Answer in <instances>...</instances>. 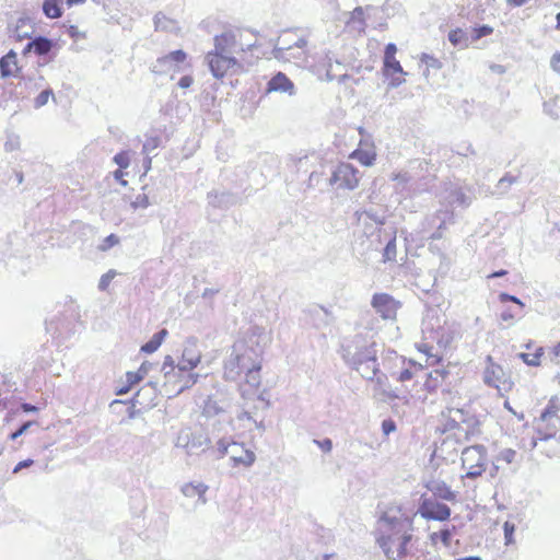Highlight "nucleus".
<instances>
[{"instance_id":"19","label":"nucleus","mask_w":560,"mask_h":560,"mask_svg":"<svg viewBox=\"0 0 560 560\" xmlns=\"http://www.w3.org/2000/svg\"><path fill=\"white\" fill-rule=\"evenodd\" d=\"M233 466L243 465L249 467L255 463L256 455L253 451L244 448L243 444L234 442L229 453Z\"/></svg>"},{"instance_id":"7","label":"nucleus","mask_w":560,"mask_h":560,"mask_svg":"<svg viewBox=\"0 0 560 560\" xmlns=\"http://www.w3.org/2000/svg\"><path fill=\"white\" fill-rule=\"evenodd\" d=\"M432 347H429L428 345H423V349H421L423 352L428 354V360H431L430 364H438L440 365L441 359L430 353V350ZM451 371H450V364L447 366L441 365L431 371L428 374V378L424 383L425 388L429 392L436 390L440 386H442L444 383L451 385L452 381L450 380Z\"/></svg>"},{"instance_id":"56","label":"nucleus","mask_w":560,"mask_h":560,"mask_svg":"<svg viewBox=\"0 0 560 560\" xmlns=\"http://www.w3.org/2000/svg\"><path fill=\"white\" fill-rule=\"evenodd\" d=\"M233 443H234V441L230 442L225 439H221L217 443L218 451L221 453L222 456L229 455Z\"/></svg>"},{"instance_id":"50","label":"nucleus","mask_w":560,"mask_h":560,"mask_svg":"<svg viewBox=\"0 0 560 560\" xmlns=\"http://www.w3.org/2000/svg\"><path fill=\"white\" fill-rule=\"evenodd\" d=\"M504 539L505 545H511L514 542V533H515V524L506 521L503 524Z\"/></svg>"},{"instance_id":"31","label":"nucleus","mask_w":560,"mask_h":560,"mask_svg":"<svg viewBox=\"0 0 560 560\" xmlns=\"http://www.w3.org/2000/svg\"><path fill=\"white\" fill-rule=\"evenodd\" d=\"M447 37L451 44L455 47L466 48L471 44L470 36H468V34L462 28L452 30Z\"/></svg>"},{"instance_id":"3","label":"nucleus","mask_w":560,"mask_h":560,"mask_svg":"<svg viewBox=\"0 0 560 560\" xmlns=\"http://www.w3.org/2000/svg\"><path fill=\"white\" fill-rule=\"evenodd\" d=\"M436 311L429 310L422 320V334L425 340L436 342L439 347L446 348L453 340L452 332L445 328Z\"/></svg>"},{"instance_id":"22","label":"nucleus","mask_w":560,"mask_h":560,"mask_svg":"<svg viewBox=\"0 0 560 560\" xmlns=\"http://www.w3.org/2000/svg\"><path fill=\"white\" fill-rule=\"evenodd\" d=\"M428 490L435 497L445 501H456L457 493L441 480H432L427 485Z\"/></svg>"},{"instance_id":"63","label":"nucleus","mask_w":560,"mask_h":560,"mask_svg":"<svg viewBox=\"0 0 560 560\" xmlns=\"http://www.w3.org/2000/svg\"><path fill=\"white\" fill-rule=\"evenodd\" d=\"M382 430L385 435H388L396 430V424L393 420L386 419L382 422Z\"/></svg>"},{"instance_id":"5","label":"nucleus","mask_w":560,"mask_h":560,"mask_svg":"<svg viewBox=\"0 0 560 560\" xmlns=\"http://www.w3.org/2000/svg\"><path fill=\"white\" fill-rule=\"evenodd\" d=\"M261 337L262 331L259 327H255L252 335L245 341H242L244 348L240 351V360L243 372L261 368V354L264 350L259 345Z\"/></svg>"},{"instance_id":"26","label":"nucleus","mask_w":560,"mask_h":560,"mask_svg":"<svg viewBox=\"0 0 560 560\" xmlns=\"http://www.w3.org/2000/svg\"><path fill=\"white\" fill-rule=\"evenodd\" d=\"M210 443L209 438L202 432H192L186 453L188 455H198L208 447Z\"/></svg>"},{"instance_id":"64","label":"nucleus","mask_w":560,"mask_h":560,"mask_svg":"<svg viewBox=\"0 0 560 560\" xmlns=\"http://www.w3.org/2000/svg\"><path fill=\"white\" fill-rule=\"evenodd\" d=\"M550 66L556 72L560 73V52H555L552 55Z\"/></svg>"},{"instance_id":"6","label":"nucleus","mask_w":560,"mask_h":560,"mask_svg":"<svg viewBox=\"0 0 560 560\" xmlns=\"http://www.w3.org/2000/svg\"><path fill=\"white\" fill-rule=\"evenodd\" d=\"M307 40L300 37L293 44L276 45L272 49L275 59L283 62H293L296 66H304L307 61Z\"/></svg>"},{"instance_id":"32","label":"nucleus","mask_w":560,"mask_h":560,"mask_svg":"<svg viewBox=\"0 0 560 560\" xmlns=\"http://www.w3.org/2000/svg\"><path fill=\"white\" fill-rule=\"evenodd\" d=\"M62 0H44L43 12L49 19H58L62 15Z\"/></svg>"},{"instance_id":"34","label":"nucleus","mask_w":560,"mask_h":560,"mask_svg":"<svg viewBox=\"0 0 560 560\" xmlns=\"http://www.w3.org/2000/svg\"><path fill=\"white\" fill-rule=\"evenodd\" d=\"M383 63V72L386 77L393 75L395 73L406 74L400 62L396 59V57L393 59H384Z\"/></svg>"},{"instance_id":"8","label":"nucleus","mask_w":560,"mask_h":560,"mask_svg":"<svg viewBox=\"0 0 560 560\" xmlns=\"http://www.w3.org/2000/svg\"><path fill=\"white\" fill-rule=\"evenodd\" d=\"M16 54L14 50H10L7 55L0 58V74L2 78H8L11 75H15L20 78L19 84L24 82L25 86L31 85L32 89H38L42 86V82L44 81L43 75H38L35 79L26 78L20 74V69L16 66Z\"/></svg>"},{"instance_id":"37","label":"nucleus","mask_w":560,"mask_h":560,"mask_svg":"<svg viewBox=\"0 0 560 560\" xmlns=\"http://www.w3.org/2000/svg\"><path fill=\"white\" fill-rule=\"evenodd\" d=\"M353 155L362 165H365V166L373 165V163L376 159V154L371 151L358 150L353 153Z\"/></svg>"},{"instance_id":"54","label":"nucleus","mask_w":560,"mask_h":560,"mask_svg":"<svg viewBox=\"0 0 560 560\" xmlns=\"http://www.w3.org/2000/svg\"><path fill=\"white\" fill-rule=\"evenodd\" d=\"M515 457L516 452L512 448H504L499 454V459L505 462L506 464L513 463Z\"/></svg>"},{"instance_id":"12","label":"nucleus","mask_w":560,"mask_h":560,"mask_svg":"<svg viewBox=\"0 0 560 560\" xmlns=\"http://www.w3.org/2000/svg\"><path fill=\"white\" fill-rule=\"evenodd\" d=\"M371 305L383 319H395L401 303L387 293H375Z\"/></svg>"},{"instance_id":"1","label":"nucleus","mask_w":560,"mask_h":560,"mask_svg":"<svg viewBox=\"0 0 560 560\" xmlns=\"http://www.w3.org/2000/svg\"><path fill=\"white\" fill-rule=\"evenodd\" d=\"M381 522L385 528L376 536V544L387 560H401L408 556V545L412 540V524L408 520L384 513Z\"/></svg>"},{"instance_id":"45","label":"nucleus","mask_w":560,"mask_h":560,"mask_svg":"<svg viewBox=\"0 0 560 560\" xmlns=\"http://www.w3.org/2000/svg\"><path fill=\"white\" fill-rule=\"evenodd\" d=\"M113 161L119 166V170L128 168L130 165V156L128 151H120L113 158Z\"/></svg>"},{"instance_id":"20","label":"nucleus","mask_w":560,"mask_h":560,"mask_svg":"<svg viewBox=\"0 0 560 560\" xmlns=\"http://www.w3.org/2000/svg\"><path fill=\"white\" fill-rule=\"evenodd\" d=\"M427 167L425 160H412L409 162L408 170L396 175L395 179L399 183L406 184L409 191L413 192V185L416 183L417 173L415 170Z\"/></svg>"},{"instance_id":"41","label":"nucleus","mask_w":560,"mask_h":560,"mask_svg":"<svg viewBox=\"0 0 560 560\" xmlns=\"http://www.w3.org/2000/svg\"><path fill=\"white\" fill-rule=\"evenodd\" d=\"M396 258V238L393 237L386 244L383 250V259L384 261H393Z\"/></svg>"},{"instance_id":"53","label":"nucleus","mask_w":560,"mask_h":560,"mask_svg":"<svg viewBox=\"0 0 560 560\" xmlns=\"http://www.w3.org/2000/svg\"><path fill=\"white\" fill-rule=\"evenodd\" d=\"M115 270H109L106 273H104L98 281V290L105 291L108 288L112 280L115 278Z\"/></svg>"},{"instance_id":"17","label":"nucleus","mask_w":560,"mask_h":560,"mask_svg":"<svg viewBox=\"0 0 560 560\" xmlns=\"http://www.w3.org/2000/svg\"><path fill=\"white\" fill-rule=\"evenodd\" d=\"M244 348L243 342H236L233 346L232 353L224 363V376L229 381H236L243 369L241 368L240 351Z\"/></svg>"},{"instance_id":"25","label":"nucleus","mask_w":560,"mask_h":560,"mask_svg":"<svg viewBox=\"0 0 560 560\" xmlns=\"http://www.w3.org/2000/svg\"><path fill=\"white\" fill-rule=\"evenodd\" d=\"M208 201L213 207L229 208L236 205L238 198L229 191H211L208 194Z\"/></svg>"},{"instance_id":"43","label":"nucleus","mask_w":560,"mask_h":560,"mask_svg":"<svg viewBox=\"0 0 560 560\" xmlns=\"http://www.w3.org/2000/svg\"><path fill=\"white\" fill-rule=\"evenodd\" d=\"M167 58L170 59V62H172L175 69H179L178 65L183 63L186 60L187 54L182 49H177L167 54Z\"/></svg>"},{"instance_id":"52","label":"nucleus","mask_w":560,"mask_h":560,"mask_svg":"<svg viewBox=\"0 0 560 560\" xmlns=\"http://www.w3.org/2000/svg\"><path fill=\"white\" fill-rule=\"evenodd\" d=\"M514 183H516V177L506 174L498 182L497 187L501 192H505L509 189V187Z\"/></svg>"},{"instance_id":"59","label":"nucleus","mask_w":560,"mask_h":560,"mask_svg":"<svg viewBox=\"0 0 560 560\" xmlns=\"http://www.w3.org/2000/svg\"><path fill=\"white\" fill-rule=\"evenodd\" d=\"M362 214H364L366 218H369L370 220L374 221L375 223H377L380 225H383L385 222L384 218H381L380 215H377V213L373 209L364 210L362 212Z\"/></svg>"},{"instance_id":"9","label":"nucleus","mask_w":560,"mask_h":560,"mask_svg":"<svg viewBox=\"0 0 560 560\" xmlns=\"http://www.w3.org/2000/svg\"><path fill=\"white\" fill-rule=\"evenodd\" d=\"M59 48V45L55 40L43 35H37L27 42L23 49V55L33 51L38 57L48 58L46 60V62H48L55 59Z\"/></svg>"},{"instance_id":"21","label":"nucleus","mask_w":560,"mask_h":560,"mask_svg":"<svg viewBox=\"0 0 560 560\" xmlns=\"http://www.w3.org/2000/svg\"><path fill=\"white\" fill-rule=\"evenodd\" d=\"M236 36L232 32H226L214 37V51L219 54L230 55L236 51Z\"/></svg>"},{"instance_id":"30","label":"nucleus","mask_w":560,"mask_h":560,"mask_svg":"<svg viewBox=\"0 0 560 560\" xmlns=\"http://www.w3.org/2000/svg\"><path fill=\"white\" fill-rule=\"evenodd\" d=\"M154 23V30L156 32H174L177 26L176 22L166 15H164L162 12H158L153 18Z\"/></svg>"},{"instance_id":"61","label":"nucleus","mask_w":560,"mask_h":560,"mask_svg":"<svg viewBox=\"0 0 560 560\" xmlns=\"http://www.w3.org/2000/svg\"><path fill=\"white\" fill-rule=\"evenodd\" d=\"M118 242H119V237L117 235H115V234H110V235H108L104 240V244L102 245V249L105 250L107 248H110L114 245L118 244Z\"/></svg>"},{"instance_id":"58","label":"nucleus","mask_w":560,"mask_h":560,"mask_svg":"<svg viewBox=\"0 0 560 560\" xmlns=\"http://www.w3.org/2000/svg\"><path fill=\"white\" fill-rule=\"evenodd\" d=\"M324 453H330L332 450V441L328 438L313 441Z\"/></svg>"},{"instance_id":"38","label":"nucleus","mask_w":560,"mask_h":560,"mask_svg":"<svg viewBox=\"0 0 560 560\" xmlns=\"http://www.w3.org/2000/svg\"><path fill=\"white\" fill-rule=\"evenodd\" d=\"M493 32V28L489 25H480L477 27H474L471 30L470 34V42L471 44L479 40L480 38L490 35Z\"/></svg>"},{"instance_id":"2","label":"nucleus","mask_w":560,"mask_h":560,"mask_svg":"<svg viewBox=\"0 0 560 560\" xmlns=\"http://www.w3.org/2000/svg\"><path fill=\"white\" fill-rule=\"evenodd\" d=\"M341 354L345 362L365 380L372 381L380 371L374 342L362 335L345 340Z\"/></svg>"},{"instance_id":"15","label":"nucleus","mask_w":560,"mask_h":560,"mask_svg":"<svg viewBox=\"0 0 560 560\" xmlns=\"http://www.w3.org/2000/svg\"><path fill=\"white\" fill-rule=\"evenodd\" d=\"M448 413L453 417V422H458L463 427V433L466 440H469L471 435L478 432L479 421L470 415L468 411L459 408L448 409Z\"/></svg>"},{"instance_id":"13","label":"nucleus","mask_w":560,"mask_h":560,"mask_svg":"<svg viewBox=\"0 0 560 560\" xmlns=\"http://www.w3.org/2000/svg\"><path fill=\"white\" fill-rule=\"evenodd\" d=\"M209 69L217 79L223 78L229 69L237 65V60L230 55L210 51L206 56Z\"/></svg>"},{"instance_id":"28","label":"nucleus","mask_w":560,"mask_h":560,"mask_svg":"<svg viewBox=\"0 0 560 560\" xmlns=\"http://www.w3.org/2000/svg\"><path fill=\"white\" fill-rule=\"evenodd\" d=\"M33 33V27L30 25V20L27 18H20L16 21L15 27L12 31L13 37L18 40L31 39Z\"/></svg>"},{"instance_id":"16","label":"nucleus","mask_w":560,"mask_h":560,"mask_svg":"<svg viewBox=\"0 0 560 560\" xmlns=\"http://www.w3.org/2000/svg\"><path fill=\"white\" fill-rule=\"evenodd\" d=\"M200 352L196 349V341L188 339L185 342V347L182 354V360L177 364V372H188L195 369L200 362Z\"/></svg>"},{"instance_id":"24","label":"nucleus","mask_w":560,"mask_h":560,"mask_svg":"<svg viewBox=\"0 0 560 560\" xmlns=\"http://www.w3.org/2000/svg\"><path fill=\"white\" fill-rule=\"evenodd\" d=\"M417 173L416 183L413 185V194H420L429 189L434 180V174L431 172L430 164L427 161V167L415 170Z\"/></svg>"},{"instance_id":"47","label":"nucleus","mask_w":560,"mask_h":560,"mask_svg":"<svg viewBox=\"0 0 560 560\" xmlns=\"http://www.w3.org/2000/svg\"><path fill=\"white\" fill-rule=\"evenodd\" d=\"M150 206L149 196L147 194H139L133 201H131V208L133 210L137 209H147Z\"/></svg>"},{"instance_id":"36","label":"nucleus","mask_w":560,"mask_h":560,"mask_svg":"<svg viewBox=\"0 0 560 560\" xmlns=\"http://www.w3.org/2000/svg\"><path fill=\"white\" fill-rule=\"evenodd\" d=\"M185 372L180 373L178 372V377L180 378V382L183 383L178 389V393L184 392L187 388H190L192 385H195L199 378V374L197 373H187Z\"/></svg>"},{"instance_id":"33","label":"nucleus","mask_w":560,"mask_h":560,"mask_svg":"<svg viewBox=\"0 0 560 560\" xmlns=\"http://www.w3.org/2000/svg\"><path fill=\"white\" fill-rule=\"evenodd\" d=\"M150 70L155 74H165L170 71H179V69H175L167 55L158 58L150 67Z\"/></svg>"},{"instance_id":"10","label":"nucleus","mask_w":560,"mask_h":560,"mask_svg":"<svg viewBox=\"0 0 560 560\" xmlns=\"http://www.w3.org/2000/svg\"><path fill=\"white\" fill-rule=\"evenodd\" d=\"M419 513L425 520L444 522L451 516V509L445 503H441L433 498L421 497Z\"/></svg>"},{"instance_id":"29","label":"nucleus","mask_w":560,"mask_h":560,"mask_svg":"<svg viewBox=\"0 0 560 560\" xmlns=\"http://www.w3.org/2000/svg\"><path fill=\"white\" fill-rule=\"evenodd\" d=\"M450 203L456 205L463 208L470 206L472 202V196L467 194L462 187L453 189L448 195Z\"/></svg>"},{"instance_id":"49","label":"nucleus","mask_w":560,"mask_h":560,"mask_svg":"<svg viewBox=\"0 0 560 560\" xmlns=\"http://www.w3.org/2000/svg\"><path fill=\"white\" fill-rule=\"evenodd\" d=\"M456 527L452 526V528L445 527L439 532V539L445 547H448L452 541L453 534L455 533Z\"/></svg>"},{"instance_id":"46","label":"nucleus","mask_w":560,"mask_h":560,"mask_svg":"<svg viewBox=\"0 0 560 560\" xmlns=\"http://www.w3.org/2000/svg\"><path fill=\"white\" fill-rule=\"evenodd\" d=\"M52 96L54 97V91L51 89H46L44 91H42L37 96L36 98L34 100V107L35 108H40L43 107L44 105L47 104L48 102V98Z\"/></svg>"},{"instance_id":"55","label":"nucleus","mask_w":560,"mask_h":560,"mask_svg":"<svg viewBox=\"0 0 560 560\" xmlns=\"http://www.w3.org/2000/svg\"><path fill=\"white\" fill-rule=\"evenodd\" d=\"M497 371H498V372H500V373L502 372V370H501L499 366H497V368H492V370H491V371H490V370H487V371H486V373H485V382H486L487 384H489V385L494 386V387H497V388H498V387H499V385H498V384H495L494 380L492 378V376H493V377H495V378H499V376H498V375H497V373H495Z\"/></svg>"},{"instance_id":"48","label":"nucleus","mask_w":560,"mask_h":560,"mask_svg":"<svg viewBox=\"0 0 560 560\" xmlns=\"http://www.w3.org/2000/svg\"><path fill=\"white\" fill-rule=\"evenodd\" d=\"M33 425H37V422L34 420H30V421L22 423L18 430H15L14 432H12L9 435L10 440H13V441L16 440L18 438H20L21 435L26 433L30 430V428Z\"/></svg>"},{"instance_id":"18","label":"nucleus","mask_w":560,"mask_h":560,"mask_svg":"<svg viewBox=\"0 0 560 560\" xmlns=\"http://www.w3.org/2000/svg\"><path fill=\"white\" fill-rule=\"evenodd\" d=\"M267 92H280L290 96L296 94V89L292 80L283 72H277L267 83Z\"/></svg>"},{"instance_id":"35","label":"nucleus","mask_w":560,"mask_h":560,"mask_svg":"<svg viewBox=\"0 0 560 560\" xmlns=\"http://www.w3.org/2000/svg\"><path fill=\"white\" fill-rule=\"evenodd\" d=\"M544 354V348L539 347L534 353L521 352L517 354L520 359L529 366H538L540 364V358Z\"/></svg>"},{"instance_id":"23","label":"nucleus","mask_w":560,"mask_h":560,"mask_svg":"<svg viewBox=\"0 0 560 560\" xmlns=\"http://www.w3.org/2000/svg\"><path fill=\"white\" fill-rule=\"evenodd\" d=\"M312 324L316 328L327 327L332 319L331 313L320 305H313L307 310Z\"/></svg>"},{"instance_id":"57","label":"nucleus","mask_w":560,"mask_h":560,"mask_svg":"<svg viewBox=\"0 0 560 560\" xmlns=\"http://www.w3.org/2000/svg\"><path fill=\"white\" fill-rule=\"evenodd\" d=\"M456 153L462 156H468L476 154L472 145L470 143H463L457 145Z\"/></svg>"},{"instance_id":"62","label":"nucleus","mask_w":560,"mask_h":560,"mask_svg":"<svg viewBox=\"0 0 560 560\" xmlns=\"http://www.w3.org/2000/svg\"><path fill=\"white\" fill-rule=\"evenodd\" d=\"M545 409H550L551 415H560V404L557 397H552Z\"/></svg>"},{"instance_id":"11","label":"nucleus","mask_w":560,"mask_h":560,"mask_svg":"<svg viewBox=\"0 0 560 560\" xmlns=\"http://www.w3.org/2000/svg\"><path fill=\"white\" fill-rule=\"evenodd\" d=\"M359 171L350 163H340L332 172L329 183L339 188L354 189L359 184Z\"/></svg>"},{"instance_id":"4","label":"nucleus","mask_w":560,"mask_h":560,"mask_svg":"<svg viewBox=\"0 0 560 560\" xmlns=\"http://www.w3.org/2000/svg\"><path fill=\"white\" fill-rule=\"evenodd\" d=\"M462 466L466 478L476 479L486 470L488 458L487 448L481 444L465 447L462 452Z\"/></svg>"},{"instance_id":"42","label":"nucleus","mask_w":560,"mask_h":560,"mask_svg":"<svg viewBox=\"0 0 560 560\" xmlns=\"http://www.w3.org/2000/svg\"><path fill=\"white\" fill-rule=\"evenodd\" d=\"M161 143V139L158 136L154 137H147L143 145H142V153L148 155L152 151H154L156 148H159Z\"/></svg>"},{"instance_id":"14","label":"nucleus","mask_w":560,"mask_h":560,"mask_svg":"<svg viewBox=\"0 0 560 560\" xmlns=\"http://www.w3.org/2000/svg\"><path fill=\"white\" fill-rule=\"evenodd\" d=\"M560 431V415H551L550 409H545L539 418L537 432L539 440H549L557 436Z\"/></svg>"},{"instance_id":"39","label":"nucleus","mask_w":560,"mask_h":560,"mask_svg":"<svg viewBox=\"0 0 560 560\" xmlns=\"http://www.w3.org/2000/svg\"><path fill=\"white\" fill-rule=\"evenodd\" d=\"M176 369L177 364H175L174 359L171 355H166L164 358L161 371L167 381H171V376L174 374Z\"/></svg>"},{"instance_id":"44","label":"nucleus","mask_w":560,"mask_h":560,"mask_svg":"<svg viewBox=\"0 0 560 560\" xmlns=\"http://www.w3.org/2000/svg\"><path fill=\"white\" fill-rule=\"evenodd\" d=\"M192 431L190 429H184L179 432L175 446L187 450Z\"/></svg>"},{"instance_id":"51","label":"nucleus","mask_w":560,"mask_h":560,"mask_svg":"<svg viewBox=\"0 0 560 560\" xmlns=\"http://www.w3.org/2000/svg\"><path fill=\"white\" fill-rule=\"evenodd\" d=\"M161 345L162 343L158 340V338L152 336L148 342L141 346V351L150 354L155 352Z\"/></svg>"},{"instance_id":"60","label":"nucleus","mask_w":560,"mask_h":560,"mask_svg":"<svg viewBox=\"0 0 560 560\" xmlns=\"http://www.w3.org/2000/svg\"><path fill=\"white\" fill-rule=\"evenodd\" d=\"M20 147V141H19V138L18 137H14V138H9L5 143H4V149L5 151L8 152H12L16 149H19Z\"/></svg>"},{"instance_id":"27","label":"nucleus","mask_w":560,"mask_h":560,"mask_svg":"<svg viewBox=\"0 0 560 560\" xmlns=\"http://www.w3.org/2000/svg\"><path fill=\"white\" fill-rule=\"evenodd\" d=\"M207 490H208V486L203 482H197V483L188 482L182 487V493L185 497L192 498V497L197 495L198 502L200 504L207 503V498L205 495Z\"/></svg>"},{"instance_id":"40","label":"nucleus","mask_w":560,"mask_h":560,"mask_svg":"<svg viewBox=\"0 0 560 560\" xmlns=\"http://www.w3.org/2000/svg\"><path fill=\"white\" fill-rule=\"evenodd\" d=\"M260 369L255 368L253 370L245 371L246 383L252 387H258L260 385Z\"/></svg>"}]
</instances>
